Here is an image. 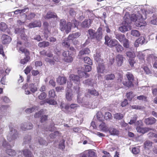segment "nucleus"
<instances>
[{
  "label": "nucleus",
  "mask_w": 157,
  "mask_h": 157,
  "mask_svg": "<svg viewBox=\"0 0 157 157\" xmlns=\"http://www.w3.org/2000/svg\"><path fill=\"white\" fill-rule=\"evenodd\" d=\"M127 56L130 59H133L135 58L136 55L133 52L128 51L126 53Z\"/></svg>",
  "instance_id": "58836bf2"
},
{
  "label": "nucleus",
  "mask_w": 157,
  "mask_h": 157,
  "mask_svg": "<svg viewBox=\"0 0 157 157\" xmlns=\"http://www.w3.org/2000/svg\"><path fill=\"white\" fill-rule=\"evenodd\" d=\"M139 149L137 147H133L132 148V152L135 154H138L139 153Z\"/></svg>",
  "instance_id": "774afa93"
},
{
  "label": "nucleus",
  "mask_w": 157,
  "mask_h": 157,
  "mask_svg": "<svg viewBox=\"0 0 157 157\" xmlns=\"http://www.w3.org/2000/svg\"><path fill=\"white\" fill-rule=\"evenodd\" d=\"M88 31L90 39L92 40L94 39V37H95V34L96 33L95 30L90 29L88 30Z\"/></svg>",
  "instance_id": "2f4dec72"
},
{
  "label": "nucleus",
  "mask_w": 157,
  "mask_h": 157,
  "mask_svg": "<svg viewBox=\"0 0 157 157\" xmlns=\"http://www.w3.org/2000/svg\"><path fill=\"white\" fill-rule=\"evenodd\" d=\"M48 116L47 115H44L41 116L40 120V122L43 123L46 121L48 119Z\"/></svg>",
  "instance_id": "0e129e2a"
},
{
  "label": "nucleus",
  "mask_w": 157,
  "mask_h": 157,
  "mask_svg": "<svg viewBox=\"0 0 157 157\" xmlns=\"http://www.w3.org/2000/svg\"><path fill=\"white\" fill-rule=\"evenodd\" d=\"M115 47V49L117 52L121 53L124 50V48L118 42Z\"/></svg>",
  "instance_id": "cd10ccee"
},
{
  "label": "nucleus",
  "mask_w": 157,
  "mask_h": 157,
  "mask_svg": "<svg viewBox=\"0 0 157 157\" xmlns=\"http://www.w3.org/2000/svg\"><path fill=\"white\" fill-rule=\"evenodd\" d=\"M2 78L1 80V83L3 85H5L6 80V75L5 74V73L3 75H2Z\"/></svg>",
  "instance_id": "e2e57ef3"
},
{
  "label": "nucleus",
  "mask_w": 157,
  "mask_h": 157,
  "mask_svg": "<svg viewBox=\"0 0 157 157\" xmlns=\"http://www.w3.org/2000/svg\"><path fill=\"white\" fill-rule=\"evenodd\" d=\"M87 90L88 93L91 95L94 96H98L99 95L98 91L94 89H88Z\"/></svg>",
  "instance_id": "bb28decb"
},
{
  "label": "nucleus",
  "mask_w": 157,
  "mask_h": 157,
  "mask_svg": "<svg viewBox=\"0 0 157 157\" xmlns=\"http://www.w3.org/2000/svg\"><path fill=\"white\" fill-rule=\"evenodd\" d=\"M90 51L88 48H86L81 50L79 52V54L82 56L85 54H88L90 53Z\"/></svg>",
  "instance_id": "473e14b6"
},
{
  "label": "nucleus",
  "mask_w": 157,
  "mask_h": 157,
  "mask_svg": "<svg viewBox=\"0 0 157 157\" xmlns=\"http://www.w3.org/2000/svg\"><path fill=\"white\" fill-rule=\"evenodd\" d=\"M64 57V60L67 63H71L73 61V54L70 53L68 51H64L63 53Z\"/></svg>",
  "instance_id": "39448f33"
},
{
  "label": "nucleus",
  "mask_w": 157,
  "mask_h": 157,
  "mask_svg": "<svg viewBox=\"0 0 157 157\" xmlns=\"http://www.w3.org/2000/svg\"><path fill=\"white\" fill-rule=\"evenodd\" d=\"M93 21V19H85L81 24V27L84 28H89L92 23Z\"/></svg>",
  "instance_id": "0eeeda50"
},
{
  "label": "nucleus",
  "mask_w": 157,
  "mask_h": 157,
  "mask_svg": "<svg viewBox=\"0 0 157 157\" xmlns=\"http://www.w3.org/2000/svg\"><path fill=\"white\" fill-rule=\"evenodd\" d=\"M99 128L101 131L105 132L108 131V128L104 122H102L99 125Z\"/></svg>",
  "instance_id": "c85d7f7f"
},
{
  "label": "nucleus",
  "mask_w": 157,
  "mask_h": 157,
  "mask_svg": "<svg viewBox=\"0 0 157 157\" xmlns=\"http://www.w3.org/2000/svg\"><path fill=\"white\" fill-rule=\"evenodd\" d=\"M69 78L74 82L78 84V85L80 84V77L78 75L72 74L70 75Z\"/></svg>",
  "instance_id": "ddd939ff"
},
{
  "label": "nucleus",
  "mask_w": 157,
  "mask_h": 157,
  "mask_svg": "<svg viewBox=\"0 0 157 157\" xmlns=\"http://www.w3.org/2000/svg\"><path fill=\"white\" fill-rule=\"evenodd\" d=\"M105 120H110L112 118V116L111 113L109 112H105L104 115Z\"/></svg>",
  "instance_id": "37998d69"
},
{
  "label": "nucleus",
  "mask_w": 157,
  "mask_h": 157,
  "mask_svg": "<svg viewBox=\"0 0 157 157\" xmlns=\"http://www.w3.org/2000/svg\"><path fill=\"white\" fill-rule=\"evenodd\" d=\"M7 28V26L6 23L1 22L0 23V31H5Z\"/></svg>",
  "instance_id": "ea45409f"
},
{
  "label": "nucleus",
  "mask_w": 157,
  "mask_h": 157,
  "mask_svg": "<svg viewBox=\"0 0 157 157\" xmlns=\"http://www.w3.org/2000/svg\"><path fill=\"white\" fill-rule=\"evenodd\" d=\"M115 78V75L114 74L111 73L105 76V78L106 80H113Z\"/></svg>",
  "instance_id": "72a5a7b5"
},
{
  "label": "nucleus",
  "mask_w": 157,
  "mask_h": 157,
  "mask_svg": "<svg viewBox=\"0 0 157 157\" xmlns=\"http://www.w3.org/2000/svg\"><path fill=\"white\" fill-rule=\"evenodd\" d=\"M2 145L4 147L6 148H8L6 151V153L8 155L12 156L16 155V152L14 150L10 149L11 148V146L8 144L6 141L5 140L3 142Z\"/></svg>",
  "instance_id": "7ed1b4c3"
},
{
  "label": "nucleus",
  "mask_w": 157,
  "mask_h": 157,
  "mask_svg": "<svg viewBox=\"0 0 157 157\" xmlns=\"http://www.w3.org/2000/svg\"><path fill=\"white\" fill-rule=\"evenodd\" d=\"M29 87L30 91L33 93H34L37 90V88L33 84H31L29 85Z\"/></svg>",
  "instance_id": "13d9d810"
},
{
  "label": "nucleus",
  "mask_w": 157,
  "mask_h": 157,
  "mask_svg": "<svg viewBox=\"0 0 157 157\" xmlns=\"http://www.w3.org/2000/svg\"><path fill=\"white\" fill-rule=\"evenodd\" d=\"M126 96L129 100L131 101L135 96V95L134 94L133 92H130L127 93Z\"/></svg>",
  "instance_id": "a19ab883"
},
{
  "label": "nucleus",
  "mask_w": 157,
  "mask_h": 157,
  "mask_svg": "<svg viewBox=\"0 0 157 157\" xmlns=\"http://www.w3.org/2000/svg\"><path fill=\"white\" fill-rule=\"evenodd\" d=\"M141 16V18L138 20L136 21L135 22V25L138 27H141V29H144L147 25V24L146 21L142 18Z\"/></svg>",
  "instance_id": "423d86ee"
},
{
  "label": "nucleus",
  "mask_w": 157,
  "mask_h": 157,
  "mask_svg": "<svg viewBox=\"0 0 157 157\" xmlns=\"http://www.w3.org/2000/svg\"><path fill=\"white\" fill-rule=\"evenodd\" d=\"M81 35L80 32H78L73 33L72 34H70L68 36V39L70 40H73L74 39L78 38Z\"/></svg>",
  "instance_id": "f3484780"
},
{
  "label": "nucleus",
  "mask_w": 157,
  "mask_h": 157,
  "mask_svg": "<svg viewBox=\"0 0 157 157\" xmlns=\"http://www.w3.org/2000/svg\"><path fill=\"white\" fill-rule=\"evenodd\" d=\"M156 121V119L153 117H150L144 119V122L146 125H152Z\"/></svg>",
  "instance_id": "2eb2a0df"
},
{
  "label": "nucleus",
  "mask_w": 157,
  "mask_h": 157,
  "mask_svg": "<svg viewBox=\"0 0 157 157\" xmlns=\"http://www.w3.org/2000/svg\"><path fill=\"white\" fill-rule=\"evenodd\" d=\"M102 29L101 28L99 27L98 28L95 33L94 39L99 40L102 39Z\"/></svg>",
  "instance_id": "f8f14e48"
},
{
  "label": "nucleus",
  "mask_w": 157,
  "mask_h": 157,
  "mask_svg": "<svg viewBox=\"0 0 157 157\" xmlns=\"http://www.w3.org/2000/svg\"><path fill=\"white\" fill-rule=\"evenodd\" d=\"M47 97V94L44 92L41 93L38 96V98L40 100H44Z\"/></svg>",
  "instance_id": "c03bdc74"
},
{
  "label": "nucleus",
  "mask_w": 157,
  "mask_h": 157,
  "mask_svg": "<svg viewBox=\"0 0 157 157\" xmlns=\"http://www.w3.org/2000/svg\"><path fill=\"white\" fill-rule=\"evenodd\" d=\"M38 142L40 144L42 145H47L48 143L46 141L43 140V139L41 137H39L38 139Z\"/></svg>",
  "instance_id": "8fccbe9b"
},
{
  "label": "nucleus",
  "mask_w": 157,
  "mask_h": 157,
  "mask_svg": "<svg viewBox=\"0 0 157 157\" xmlns=\"http://www.w3.org/2000/svg\"><path fill=\"white\" fill-rule=\"evenodd\" d=\"M127 24L124 25L120 27L119 28V30L122 32H124L128 30V23L126 22Z\"/></svg>",
  "instance_id": "4c0bfd02"
},
{
  "label": "nucleus",
  "mask_w": 157,
  "mask_h": 157,
  "mask_svg": "<svg viewBox=\"0 0 157 157\" xmlns=\"http://www.w3.org/2000/svg\"><path fill=\"white\" fill-rule=\"evenodd\" d=\"M10 133L7 137V139L9 141L16 139L18 137L17 131L15 129H13V128L10 127Z\"/></svg>",
  "instance_id": "20e7f679"
},
{
  "label": "nucleus",
  "mask_w": 157,
  "mask_h": 157,
  "mask_svg": "<svg viewBox=\"0 0 157 157\" xmlns=\"http://www.w3.org/2000/svg\"><path fill=\"white\" fill-rule=\"evenodd\" d=\"M49 45V43L48 41H43L40 42L38 44V46L40 47L45 48Z\"/></svg>",
  "instance_id": "c9c22d12"
},
{
  "label": "nucleus",
  "mask_w": 157,
  "mask_h": 157,
  "mask_svg": "<svg viewBox=\"0 0 157 157\" xmlns=\"http://www.w3.org/2000/svg\"><path fill=\"white\" fill-rule=\"evenodd\" d=\"M116 60L117 64L118 66L122 65L124 61V57L123 55L121 54H118L116 56Z\"/></svg>",
  "instance_id": "4468645a"
},
{
  "label": "nucleus",
  "mask_w": 157,
  "mask_h": 157,
  "mask_svg": "<svg viewBox=\"0 0 157 157\" xmlns=\"http://www.w3.org/2000/svg\"><path fill=\"white\" fill-rule=\"evenodd\" d=\"M117 80L116 82V83L121 85L122 84V81L123 79V74L120 73H118L117 74Z\"/></svg>",
  "instance_id": "a878e982"
},
{
  "label": "nucleus",
  "mask_w": 157,
  "mask_h": 157,
  "mask_svg": "<svg viewBox=\"0 0 157 157\" xmlns=\"http://www.w3.org/2000/svg\"><path fill=\"white\" fill-rule=\"evenodd\" d=\"M41 26V23L39 20H36L30 23L28 25L29 28H32L36 27H40Z\"/></svg>",
  "instance_id": "9b49d317"
},
{
  "label": "nucleus",
  "mask_w": 157,
  "mask_h": 157,
  "mask_svg": "<svg viewBox=\"0 0 157 157\" xmlns=\"http://www.w3.org/2000/svg\"><path fill=\"white\" fill-rule=\"evenodd\" d=\"M131 34L133 36L138 37L140 35V32L136 30H132L131 31Z\"/></svg>",
  "instance_id": "a18cd8bd"
},
{
  "label": "nucleus",
  "mask_w": 157,
  "mask_h": 157,
  "mask_svg": "<svg viewBox=\"0 0 157 157\" xmlns=\"http://www.w3.org/2000/svg\"><path fill=\"white\" fill-rule=\"evenodd\" d=\"M101 56L100 53H96L94 57V59L98 62H100V61H101V63L103 62V60H101Z\"/></svg>",
  "instance_id": "09e8293b"
},
{
  "label": "nucleus",
  "mask_w": 157,
  "mask_h": 157,
  "mask_svg": "<svg viewBox=\"0 0 157 157\" xmlns=\"http://www.w3.org/2000/svg\"><path fill=\"white\" fill-rule=\"evenodd\" d=\"M126 76L128 81H130L132 82L134 79V76L132 73L128 72L126 74Z\"/></svg>",
  "instance_id": "e433bc0d"
},
{
  "label": "nucleus",
  "mask_w": 157,
  "mask_h": 157,
  "mask_svg": "<svg viewBox=\"0 0 157 157\" xmlns=\"http://www.w3.org/2000/svg\"><path fill=\"white\" fill-rule=\"evenodd\" d=\"M128 17L129 18L127 17L126 14L124 15V18L125 22L130 23L132 21H135V22L137 20L136 15L135 14H132L130 16L129 15Z\"/></svg>",
  "instance_id": "6e6552de"
},
{
  "label": "nucleus",
  "mask_w": 157,
  "mask_h": 157,
  "mask_svg": "<svg viewBox=\"0 0 157 157\" xmlns=\"http://www.w3.org/2000/svg\"><path fill=\"white\" fill-rule=\"evenodd\" d=\"M136 129L138 132L143 134L147 132L151 129V128H143L142 127V126H137Z\"/></svg>",
  "instance_id": "9d476101"
},
{
  "label": "nucleus",
  "mask_w": 157,
  "mask_h": 157,
  "mask_svg": "<svg viewBox=\"0 0 157 157\" xmlns=\"http://www.w3.org/2000/svg\"><path fill=\"white\" fill-rule=\"evenodd\" d=\"M122 42H123V46L126 48H128L129 47V41L126 38Z\"/></svg>",
  "instance_id": "49530a36"
},
{
  "label": "nucleus",
  "mask_w": 157,
  "mask_h": 157,
  "mask_svg": "<svg viewBox=\"0 0 157 157\" xmlns=\"http://www.w3.org/2000/svg\"><path fill=\"white\" fill-rule=\"evenodd\" d=\"M23 152L25 157H32L33 156L32 152L28 149L24 150Z\"/></svg>",
  "instance_id": "f704fd0d"
},
{
  "label": "nucleus",
  "mask_w": 157,
  "mask_h": 157,
  "mask_svg": "<svg viewBox=\"0 0 157 157\" xmlns=\"http://www.w3.org/2000/svg\"><path fill=\"white\" fill-rule=\"evenodd\" d=\"M114 118L117 120H121L123 117V114L120 113H116L114 115Z\"/></svg>",
  "instance_id": "79ce46f5"
},
{
  "label": "nucleus",
  "mask_w": 157,
  "mask_h": 157,
  "mask_svg": "<svg viewBox=\"0 0 157 157\" xmlns=\"http://www.w3.org/2000/svg\"><path fill=\"white\" fill-rule=\"evenodd\" d=\"M32 69L33 68L32 66H27L24 70V72L26 75H28Z\"/></svg>",
  "instance_id": "052dcab7"
},
{
  "label": "nucleus",
  "mask_w": 157,
  "mask_h": 157,
  "mask_svg": "<svg viewBox=\"0 0 157 157\" xmlns=\"http://www.w3.org/2000/svg\"><path fill=\"white\" fill-rule=\"evenodd\" d=\"M102 116L103 115L101 112H98L97 113V118L100 121H102Z\"/></svg>",
  "instance_id": "69168bd1"
},
{
  "label": "nucleus",
  "mask_w": 157,
  "mask_h": 157,
  "mask_svg": "<svg viewBox=\"0 0 157 157\" xmlns=\"http://www.w3.org/2000/svg\"><path fill=\"white\" fill-rule=\"evenodd\" d=\"M48 94L50 98H54L56 96L54 89H52L49 91Z\"/></svg>",
  "instance_id": "bf43d9fd"
},
{
  "label": "nucleus",
  "mask_w": 157,
  "mask_h": 157,
  "mask_svg": "<svg viewBox=\"0 0 157 157\" xmlns=\"http://www.w3.org/2000/svg\"><path fill=\"white\" fill-rule=\"evenodd\" d=\"M19 50L23 53H24L25 55H29V52L26 49L23 47H21L19 48Z\"/></svg>",
  "instance_id": "680f3d73"
},
{
  "label": "nucleus",
  "mask_w": 157,
  "mask_h": 157,
  "mask_svg": "<svg viewBox=\"0 0 157 157\" xmlns=\"http://www.w3.org/2000/svg\"><path fill=\"white\" fill-rule=\"evenodd\" d=\"M137 57L140 59H143L144 58L145 56L142 52H139L137 56Z\"/></svg>",
  "instance_id": "338daca9"
},
{
  "label": "nucleus",
  "mask_w": 157,
  "mask_h": 157,
  "mask_svg": "<svg viewBox=\"0 0 157 157\" xmlns=\"http://www.w3.org/2000/svg\"><path fill=\"white\" fill-rule=\"evenodd\" d=\"M108 131H109L111 135H117L119 134V131L117 129L113 128H108Z\"/></svg>",
  "instance_id": "7c9ffc66"
},
{
  "label": "nucleus",
  "mask_w": 157,
  "mask_h": 157,
  "mask_svg": "<svg viewBox=\"0 0 157 157\" xmlns=\"http://www.w3.org/2000/svg\"><path fill=\"white\" fill-rule=\"evenodd\" d=\"M65 140L64 139H63L60 141L58 145V148L59 149L63 151L65 148Z\"/></svg>",
  "instance_id": "c756f323"
},
{
  "label": "nucleus",
  "mask_w": 157,
  "mask_h": 157,
  "mask_svg": "<svg viewBox=\"0 0 157 157\" xmlns=\"http://www.w3.org/2000/svg\"><path fill=\"white\" fill-rule=\"evenodd\" d=\"M116 38L120 42H122L125 39V36L124 34L121 33H117L115 34Z\"/></svg>",
  "instance_id": "4be33fe9"
},
{
  "label": "nucleus",
  "mask_w": 157,
  "mask_h": 157,
  "mask_svg": "<svg viewBox=\"0 0 157 157\" xmlns=\"http://www.w3.org/2000/svg\"><path fill=\"white\" fill-rule=\"evenodd\" d=\"M152 142L149 140H146L144 144V147L146 149H149L152 147Z\"/></svg>",
  "instance_id": "5701e85b"
},
{
  "label": "nucleus",
  "mask_w": 157,
  "mask_h": 157,
  "mask_svg": "<svg viewBox=\"0 0 157 157\" xmlns=\"http://www.w3.org/2000/svg\"><path fill=\"white\" fill-rule=\"evenodd\" d=\"M33 128V125L32 124L30 123H28L26 124L23 125H21V128L23 131H25L26 130L31 129Z\"/></svg>",
  "instance_id": "a211bd4d"
},
{
  "label": "nucleus",
  "mask_w": 157,
  "mask_h": 157,
  "mask_svg": "<svg viewBox=\"0 0 157 157\" xmlns=\"http://www.w3.org/2000/svg\"><path fill=\"white\" fill-rule=\"evenodd\" d=\"M97 71L98 73H103L105 70V67L103 62L98 63L97 67Z\"/></svg>",
  "instance_id": "6ab92c4d"
},
{
  "label": "nucleus",
  "mask_w": 157,
  "mask_h": 157,
  "mask_svg": "<svg viewBox=\"0 0 157 157\" xmlns=\"http://www.w3.org/2000/svg\"><path fill=\"white\" fill-rule=\"evenodd\" d=\"M122 83L124 86L128 87H131L133 85L132 82L130 81H128L123 82Z\"/></svg>",
  "instance_id": "6e6d98bb"
},
{
  "label": "nucleus",
  "mask_w": 157,
  "mask_h": 157,
  "mask_svg": "<svg viewBox=\"0 0 157 157\" xmlns=\"http://www.w3.org/2000/svg\"><path fill=\"white\" fill-rule=\"evenodd\" d=\"M84 60L85 63L90 65L92 64V61L90 58L87 57H85L84 59Z\"/></svg>",
  "instance_id": "5fc2aeb1"
},
{
  "label": "nucleus",
  "mask_w": 157,
  "mask_h": 157,
  "mask_svg": "<svg viewBox=\"0 0 157 157\" xmlns=\"http://www.w3.org/2000/svg\"><path fill=\"white\" fill-rule=\"evenodd\" d=\"M2 43L4 44H9L11 41V38L9 36L5 34H3L1 37Z\"/></svg>",
  "instance_id": "1a4fd4ad"
},
{
  "label": "nucleus",
  "mask_w": 157,
  "mask_h": 157,
  "mask_svg": "<svg viewBox=\"0 0 157 157\" xmlns=\"http://www.w3.org/2000/svg\"><path fill=\"white\" fill-rule=\"evenodd\" d=\"M30 59V57L29 55H25V57L23 59H21L20 63L21 64H25L29 62Z\"/></svg>",
  "instance_id": "393cba45"
},
{
  "label": "nucleus",
  "mask_w": 157,
  "mask_h": 157,
  "mask_svg": "<svg viewBox=\"0 0 157 157\" xmlns=\"http://www.w3.org/2000/svg\"><path fill=\"white\" fill-rule=\"evenodd\" d=\"M78 23L74 18L72 20L71 22H68L67 23L65 19H62L60 21L59 29L62 31H65L66 33L67 34L71 31V27H77Z\"/></svg>",
  "instance_id": "f257e3e1"
},
{
  "label": "nucleus",
  "mask_w": 157,
  "mask_h": 157,
  "mask_svg": "<svg viewBox=\"0 0 157 157\" xmlns=\"http://www.w3.org/2000/svg\"><path fill=\"white\" fill-rule=\"evenodd\" d=\"M69 40L67 39H65L63 40L62 42V46L65 48H68L70 47V43Z\"/></svg>",
  "instance_id": "b1692460"
},
{
  "label": "nucleus",
  "mask_w": 157,
  "mask_h": 157,
  "mask_svg": "<svg viewBox=\"0 0 157 157\" xmlns=\"http://www.w3.org/2000/svg\"><path fill=\"white\" fill-rule=\"evenodd\" d=\"M21 40L24 41L25 44L28 41L27 36L25 34V32L21 34Z\"/></svg>",
  "instance_id": "3c124183"
},
{
  "label": "nucleus",
  "mask_w": 157,
  "mask_h": 157,
  "mask_svg": "<svg viewBox=\"0 0 157 157\" xmlns=\"http://www.w3.org/2000/svg\"><path fill=\"white\" fill-rule=\"evenodd\" d=\"M26 10H29V8H27L22 10L18 9L17 10H15L14 11V13L16 14H17L19 13H21L25 12Z\"/></svg>",
  "instance_id": "4d7b16f0"
},
{
  "label": "nucleus",
  "mask_w": 157,
  "mask_h": 157,
  "mask_svg": "<svg viewBox=\"0 0 157 157\" xmlns=\"http://www.w3.org/2000/svg\"><path fill=\"white\" fill-rule=\"evenodd\" d=\"M67 81V78L66 77L63 76H59L57 78L56 82L57 83L60 85H63L65 84Z\"/></svg>",
  "instance_id": "dca6fc26"
},
{
  "label": "nucleus",
  "mask_w": 157,
  "mask_h": 157,
  "mask_svg": "<svg viewBox=\"0 0 157 157\" xmlns=\"http://www.w3.org/2000/svg\"><path fill=\"white\" fill-rule=\"evenodd\" d=\"M47 103L50 105H56L57 104V102L54 99H46Z\"/></svg>",
  "instance_id": "de8ad7c7"
},
{
  "label": "nucleus",
  "mask_w": 157,
  "mask_h": 157,
  "mask_svg": "<svg viewBox=\"0 0 157 157\" xmlns=\"http://www.w3.org/2000/svg\"><path fill=\"white\" fill-rule=\"evenodd\" d=\"M88 157H96L97 155L94 151L92 150H90L88 151Z\"/></svg>",
  "instance_id": "864d4df0"
},
{
  "label": "nucleus",
  "mask_w": 157,
  "mask_h": 157,
  "mask_svg": "<svg viewBox=\"0 0 157 157\" xmlns=\"http://www.w3.org/2000/svg\"><path fill=\"white\" fill-rule=\"evenodd\" d=\"M37 107L36 106H34L33 107L28 108L25 110V112L27 113H31L34 111L35 109H36Z\"/></svg>",
  "instance_id": "603ef678"
},
{
  "label": "nucleus",
  "mask_w": 157,
  "mask_h": 157,
  "mask_svg": "<svg viewBox=\"0 0 157 157\" xmlns=\"http://www.w3.org/2000/svg\"><path fill=\"white\" fill-rule=\"evenodd\" d=\"M105 44L110 48L115 47L118 42L116 39H111L108 35L105 36Z\"/></svg>",
  "instance_id": "f03ea898"
},
{
  "label": "nucleus",
  "mask_w": 157,
  "mask_h": 157,
  "mask_svg": "<svg viewBox=\"0 0 157 157\" xmlns=\"http://www.w3.org/2000/svg\"><path fill=\"white\" fill-rule=\"evenodd\" d=\"M44 17L45 19H49L52 18H57V16L55 13L49 12L47 13Z\"/></svg>",
  "instance_id": "412c9836"
},
{
  "label": "nucleus",
  "mask_w": 157,
  "mask_h": 157,
  "mask_svg": "<svg viewBox=\"0 0 157 157\" xmlns=\"http://www.w3.org/2000/svg\"><path fill=\"white\" fill-rule=\"evenodd\" d=\"M66 98L68 101H71L73 98L72 91L70 90H68L66 94Z\"/></svg>",
  "instance_id": "aec40b11"
}]
</instances>
